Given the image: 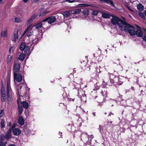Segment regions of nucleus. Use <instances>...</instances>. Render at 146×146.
I'll use <instances>...</instances> for the list:
<instances>
[{
    "label": "nucleus",
    "mask_w": 146,
    "mask_h": 146,
    "mask_svg": "<svg viewBox=\"0 0 146 146\" xmlns=\"http://www.w3.org/2000/svg\"><path fill=\"white\" fill-rule=\"evenodd\" d=\"M130 30H130L127 33H129L130 35L131 36H133L135 35L136 33V32L134 30V28L133 27H132V29Z\"/></svg>",
    "instance_id": "393cba45"
},
{
    "label": "nucleus",
    "mask_w": 146,
    "mask_h": 146,
    "mask_svg": "<svg viewBox=\"0 0 146 146\" xmlns=\"http://www.w3.org/2000/svg\"><path fill=\"white\" fill-rule=\"evenodd\" d=\"M89 11L88 9H84L83 12V14L84 15H88L89 13Z\"/></svg>",
    "instance_id": "f704fd0d"
},
{
    "label": "nucleus",
    "mask_w": 146,
    "mask_h": 146,
    "mask_svg": "<svg viewBox=\"0 0 146 146\" xmlns=\"http://www.w3.org/2000/svg\"><path fill=\"white\" fill-rule=\"evenodd\" d=\"M100 13L102 15V17L104 18H110V17L109 12L107 11H101Z\"/></svg>",
    "instance_id": "9d476101"
},
{
    "label": "nucleus",
    "mask_w": 146,
    "mask_h": 146,
    "mask_svg": "<svg viewBox=\"0 0 146 146\" xmlns=\"http://www.w3.org/2000/svg\"><path fill=\"white\" fill-rule=\"evenodd\" d=\"M111 22L113 25H117L119 29L122 30L124 26V21L117 17L112 16Z\"/></svg>",
    "instance_id": "f03ea898"
},
{
    "label": "nucleus",
    "mask_w": 146,
    "mask_h": 146,
    "mask_svg": "<svg viewBox=\"0 0 146 146\" xmlns=\"http://www.w3.org/2000/svg\"><path fill=\"white\" fill-rule=\"evenodd\" d=\"M49 12V11H48V10H45L43 12H42L40 14V16L41 15L42 13V15H46V14L48 13Z\"/></svg>",
    "instance_id": "ea45409f"
},
{
    "label": "nucleus",
    "mask_w": 146,
    "mask_h": 146,
    "mask_svg": "<svg viewBox=\"0 0 146 146\" xmlns=\"http://www.w3.org/2000/svg\"><path fill=\"white\" fill-rule=\"evenodd\" d=\"M6 143H7L6 142H1L0 143V146H6Z\"/></svg>",
    "instance_id": "09e8293b"
},
{
    "label": "nucleus",
    "mask_w": 146,
    "mask_h": 146,
    "mask_svg": "<svg viewBox=\"0 0 146 146\" xmlns=\"http://www.w3.org/2000/svg\"><path fill=\"white\" fill-rule=\"evenodd\" d=\"M93 56H94V57H96V58H97V57L98 56V55L97 54V53L94 54H93Z\"/></svg>",
    "instance_id": "13d9d810"
},
{
    "label": "nucleus",
    "mask_w": 146,
    "mask_h": 146,
    "mask_svg": "<svg viewBox=\"0 0 146 146\" xmlns=\"http://www.w3.org/2000/svg\"><path fill=\"white\" fill-rule=\"evenodd\" d=\"M26 46L25 43L22 42L20 45V49L21 50L23 51L24 50Z\"/></svg>",
    "instance_id": "bb28decb"
},
{
    "label": "nucleus",
    "mask_w": 146,
    "mask_h": 146,
    "mask_svg": "<svg viewBox=\"0 0 146 146\" xmlns=\"http://www.w3.org/2000/svg\"><path fill=\"white\" fill-rule=\"evenodd\" d=\"M18 32L19 30L18 29H16L14 31L13 37L12 38V40L15 42L17 39L18 38Z\"/></svg>",
    "instance_id": "9b49d317"
},
{
    "label": "nucleus",
    "mask_w": 146,
    "mask_h": 146,
    "mask_svg": "<svg viewBox=\"0 0 146 146\" xmlns=\"http://www.w3.org/2000/svg\"><path fill=\"white\" fill-rule=\"evenodd\" d=\"M139 16L141 17V18L143 19H145V17L144 15V14L142 12H140L139 13Z\"/></svg>",
    "instance_id": "a19ab883"
},
{
    "label": "nucleus",
    "mask_w": 146,
    "mask_h": 146,
    "mask_svg": "<svg viewBox=\"0 0 146 146\" xmlns=\"http://www.w3.org/2000/svg\"><path fill=\"white\" fill-rule=\"evenodd\" d=\"M77 1V0H71V3L75 2Z\"/></svg>",
    "instance_id": "bf43d9fd"
},
{
    "label": "nucleus",
    "mask_w": 146,
    "mask_h": 146,
    "mask_svg": "<svg viewBox=\"0 0 146 146\" xmlns=\"http://www.w3.org/2000/svg\"><path fill=\"white\" fill-rule=\"evenodd\" d=\"M1 100L3 102H4L5 101L6 96L5 94H1Z\"/></svg>",
    "instance_id": "72a5a7b5"
},
{
    "label": "nucleus",
    "mask_w": 146,
    "mask_h": 146,
    "mask_svg": "<svg viewBox=\"0 0 146 146\" xmlns=\"http://www.w3.org/2000/svg\"><path fill=\"white\" fill-rule=\"evenodd\" d=\"M4 114L3 110H1L0 112V117H1L3 116Z\"/></svg>",
    "instance_id": "49530a36"
},
{
    "label": "nucleus",
    "mask_w": 146,
    "mask_h": 146,
    "mask_svg": "<svg viewBox=\"0 0 146 146\" xmlns=\"http://www.w3.org/2000/svg\"><path fill=\"white\" fill-rule=\"evenodd\" d=\"M137 9L140 11H142L144 9V6L141 4L139 3L137 6Z\"/></svg>",
    "instance_id": "b1692460"
},
{
    "label": "nucleus",
    "mask_w": 146,
    "mask_h": 146,
    "mask_svg": "<svg viewBox=\"0 0 146 146\" xmlns=\"http://www.w3.org/2000/svg\"><path fill=\"white\" fill-rule=\"evenodd\" d=\"M21 104L24 108L27 109L28 108V104L26 102H22Z\"/></svg>",
    "instance_id": "cd10ccee"
},
{
    "label": "nucleus",
    "mask_w": 146,
    "mask_h": 146,
    "mask_svg": "<svg viewBox=\"0 0 146 146\" xmlns=\"http://www.w3.org/2000/svg\"><path fill=\"white\" fill-rule=\"evenodd\" d=\"M3 3V0H0V3L2 4Z\"/></svg>",
    "instance_id": "0e129e2a"
},
{
    "label": "nucleus",
    "mask_w": 146,
    "mask_h": 146,
    "mask_svg": "<svg viewBox=\"0 0 146 146\" xmlns=\"http://www.w3.org/2000/svg\"><path fill=\"white\" fill-rule=\"evenodd\" d=\"M26 85L24 83H20L17 87V102L18 104L19 105V102H21V98L23 97L21 94H24L25 92V88Z\"/></svg>",
    "instance_id": "f257e3e1"
},
{
    "label": "nucleus",
    "mask_w": 146,
    "mask_h": 146,
    "mask_svg": "<svg viewBox=\"0 0 146 146\" xmlns=\"http://www.w3.org/2000/svg\"><path fill=\"white\" fill-rule=\"evenodd\" d=\"M110 82L111 83L113 84L114 82V80L113 79L114 78H115V76L112 74H110Z\"/></svg>",
    "instance_id": "c756f323"
},
{
    "label": "nucleus",
    "mask_w": 146,
    "mask_h": 146,
    "mask_svg": "<svg viewBox=\"0 0 146 146\" xmlns=\"http://www.w3.org/2000/svg\"><path fill=\"white\" fill-rule=\"evenodd\" d=\"M23 108L22 107L19 106L18 107V113L20 115L23 112Z\"/></svg>",
    "instance_id": "e433bc0d"
},
{
    "label": "nucleus",
    "mask_w": 146,
    "mask_h": 146,
    "mask_svg": "<svg viewBox=\"0 0 146 146\" xmlns=\"http://www.w3.org/2000/svg\"><path fill=\"white\" fill-rule=\"evenodd\" d=\"M9 146H15V145H13V144H10L9 145Z\"/></svg>",
    "instance_id": "774afa93"
},
{
    "label": "nucleus",
    "mask_w": 146,
    "mask_h": 146,
    "mask_svg": "<svg viewBox=\"0 0 146 146\" xmlns=\"http://www.w3.org/2000/svg\"><path fill=\"white\" fill-rule=\"evenodd\" d=\"M11 48H12V47L11 46L9 49V51L10 52H11Z\"/></svg>",
    "instance_id": "e2e57ef3"
},
{
    "label": "nucleus",
    "mask_w": 146,
    "mask_h": 146,
    "mask_svg": "<svg viewBox=\"0 0 146 146\" xmlns=\"http://www.w3.org/2000/svg\"><path fill=\"white\" fill-rule=\"evenodd\" d=\"M101 93L103 96L106 98L107 96V92L106 88L105 87L103 88L102 89Z\"/></svg>",
    "instance_id": "4468645a"
},
{
    "label": "nucleus",
    "mask_w": 146,
    "mask_h": 146,
    "mask_svg": "<svg viewBox=\"0 0 146 146\" xmlns=\"http://www.w3.org/2000/svg\"><path fill=\"white\" fill-rule=\"evenodd\" d=\"M127 8L130 11H131V12H133V10L131 8H130L129 7H127Z\"/></svg>",
    "instance_id": "864d4df0"
},
{
    "label": "nucleus",
    "mask_w": 146,
    "mask_h": 146,
    "mask_svg": "<svg viewBox=\"0 0 146 146\" xmlns=\"http://www.w3.org/2000/svg\"><path fill=\"white\" fill-rule=\"evenodd\" d=\"M11 90L10 85L9 84L8 82H7V100L8 101L10 100L9 92L10 90Z\"/></svg>",
    "instance_id": "2eb2a0df"
},
{
    "label": "nucleus",
    "mask_w": 146,
    "mask_h": 146,
    "mask_svg": "<svg viewBox=\"0 0 146 146\" xmlns=\"http://www.w3.org/2000/svg\"><path fill=\"white\" fill-rule=\"evenodd\" d=\"M63 15L64 18H67L69 17L71 15L70 12L69 11H64L63 12L62 14L61 13H58L57 15L58 17V19H61V17H62V15Z\"/></svg>",
    "instance_id": "423d86ee"
},
{
    "label": "nucleus",
    "mask_w": 146,
    "mask_h": 146,
    "mask_svg": "<svg viewBox=\"0 0 146 146\" xmlns=\"http://www.w3.org/2000/svg\"><path fill=\"white\" fill-rule=\"evenodd\" d=\"M124 26L123 27V29L121 31H124L125 32L127 33L130 30V29H132V27L129 24H126L125 23L124 21Z\"/></svg>",
    "instance_id": "6e6552de"
},
{
    "label": "nucleus",
    "mask_w": 146,
    "mask_h": 146,
    "mask_svg": "<svg viewBox=\"0 0 146 146\" xmlns=\"http://www.w3.org/2000/svg\"><path fill=\"white\" fill-rule=\"evenodd\" d=\"M7 30H5L1 32V35L2 37H5L7 36Z\"/></svg>",
    "instance_id": "a878e982"
},
{
    "label": "nucleus",
    "mask_w": 146,
    "mask_h": 146,
    "mask_svg": "<svg viewBox=\"0 0 146 146\" xmlns=\"http://www.w3.org/2000/svg\"><path fill=\"white\" fill-rule=\"evenodd\" d=\"M56 18L55 16H51L43 20V22L45 23L47 22L48 23L51 24L56 21Z\"/></svg>",
    "instance_id": "0eeeda50"
},
{
    "label": "nucleus",
    "mask_w": 146,
    "mask_h": 146,
    "mask_svg": "<svg viewBox=\"0 0 146 146\" xmlns=\"http://www.w3.org/2000/svg\"><path fill=\"white\" fill-rule=\"evenodd\" d=\"M93 138L92 135H88V140L87 141V143L88 144H90L91 142V140Z\"/></svg>",
    "instance_id": "c85d7f7f"
},
{
    "label": "nucleus",
    "mask_w": 146,
    "mask_h": 146,
    "mask_svg": "<svg viewBox=\"0 0 146 146\" xmlns=\"http://www.w3.org/2000/svg\"><path fill=\"white\" fill-rule=\"evenodd\" d=\"M45 24V22H43V20L40 22H39L36 25H35V28L36 29H39L41 28L42 27V25H44Z\"/></svg>",
    "instance_id": "dca6fc26"
},
{
    "label": "nucleus",
    "mask_w": 146,
    "mask_h": 146,
    "mask_svg": "<svg viewBox=\"0 0 146 146\" xmlns=\"http://www.w3.org/2000/svg\"><path fill=\"white\" fill-rule=\"evenodd\" d=\"M102 2L106 3L109 4L112 7H113L114 5L111 0H99Z\"/></svg>",
    "instance_id": "6ab92c4d"
},
{
    "label": "nucleus",
    "mask_w": 146,
    "mask_h": 146,
    "mask_svg": "<svg viewBox=\"0 0 146 146\" xmlns=\"http://www.w3.org/2000/svg\"><path fill=\"white\" fill-rule=\"evenodd\" d=\"M20 68L19 64L18 63L15 64L14 65L13 70L14 74L17 73L20 70Z\"/></svg>",
    "instance_id": "f8f14e48"
},
{
    "label": "nucleus",
    "mask_w": 146,
    "mask_h": 146,
    "mask_svg": "<svg viewBox=\"0 0 146 146\" xmlns=\"http://www.w3.org/2000/svg\"><path fill=\"white\" fill-rule=\"evenodd\" d=\"M117 83L118 85H120L122 84L123 82L119 80L117 82Z\"/></svg>",
    "instance_id": "8fccbe9b"
},
{
    "label": "nucleus",
    "mask_w": 146,
    "mask_h": 146,
    "mask_svg": "<svg viewBox=\"0 0 146 146\" xmlns=\"http://www.w3.org/2000/svg\"><path fill=\"white\" fill-rule=\"evenodd\" d=\"M14 80L15 83L16 81L18 82H21L22 79V75L20 73L14 74Z\"/></svg>",
    "instance_id": "20e7f679"
},
{
    "label": "nucleus",
    "mask_w": 146,
    "mask_h": 146,
    "mask_svg": "<svg viewBox=\"0 0 146 146\" xmlns=\"http://www.w3.org/2000/svg\"><path fill=\"white\" fill-rule=\"evenodd\" d=\"M65 1L68 2L70 3H71V0H65Z\"/></svg>",
    "instance_id": "338daca9"
},
{
    "label": "nucleus",
    "mask_w": 146,
    "mask_h": 146,
    "mask_svg": "<svg viewBox=\"0 0 146 146\" xmlns=\"http://www.w3.org/2000/svg\"><path fill=\"white\" fill-rule=\"evenodd\" d=\"M98 11L97 10L93 11L92 13V15H96L98 13Z\"/></svg>",
    "instance_id": "c03bdc74"
},
{
    "label": "nucleus",
    "mask_w": 146,
    "mask_h": 146,
    "mask_svg": "<svg viewBox=\"0 0 146 146\" xmlns=\"http://www.w3.org/2000/svg\"><path fill=\"white\" fill-rule=\"evenodd\" d=\"M117 63H116V64H119V59H117Z\"/></svg>",
    "instance_id": "69168bd1"
},
{
    "label": "nucleus",
    "mask_w": 146,
    "mask_h": 146,
    "mask_svg": "<svg viewBox=\"0 0 146 146\" xmlns=\"http://www.w3.org/2000/svg\"><path fill=\"white\" fill-rule=\"evenodd\" d=\"M136 34L137 36L139 37H142L143 35V32L140 28L137 30Z\"/></svg>",
    "instance_id": "412c9836"
},
{
    "label": "nucleus",
    "mask_w": 146,
    "mask_h": 146,
    "mask_svg": "<svg viewBox=\"0 0 146 146\" xmlns=\"http://www.w3.org/2000/svg\"><path fill=\"white\" fill-rule=\"evenodd\" d=\"M111 115H113V113H112V112H110L109 113V115H108V116H110Z\"/></svg>",
    "instance_id": "4d7b16f0"
},
{
    "label": "nucleus",
    "mask_w": 146,
    "mask_h": 146,
    "mask_svg": "<svg viewBox=\"0 0 146 146\" xmlns=\"http://www.w3.org/2000/svg\"><path fill=\"white\" fill-rule=\"evenodd\" d=\"M40 0H34L33 1L35 3H37Z\"/></svg>",
    "instance_id": "680f3d73"
},
{
    "label": "nucleus",
    "mask_w": 146,
    "mask_h": 146,
    "mask_svg": "<svg viewBox=\"0 0 146 146\" xmlns=\"http://www.w3.org/2000/svg\"><path fill=\"white\" fill-rule=\"evenodd\" d=\"M4 120L3 119H2L1 120V122H0V124L1 125V127L2 128H3L5 127V125L4 124Z\"/></svg>",
    "instance_id": "c9c22d12"
},
{
    "label": "nucleus",
    "mask_w": 146,
    "mask_h": 146,
    "mask_svg": "<svg viewBox=\"0 0 146 146\" xmlns=\"http://www.w3.org/2000/svg\"><path fill=\"white\" fill-rule=\"evenodd\" d=\"M78 96L80 98V100L83 103L86 102V94L84 93V92L81 89H80L78 91Z\"/></svg>",
    "instance_id": "7ed1b4c3"
},
{
    "label": "nucleus",
    "mask_w": 146,
    "mask_h": 146,
    "mask_svg": "<svg viewBox=\"0 0 146 146\" xmlns=\"http://www.w3.org/2000/svg\"><path fill=\"white\" fill-rule=\"evenodd\" d=\"M25 57V55L23 53H21L19 55V58L21 60H24Z\"/></svg>",
    "instance_id": "2f4dec72"
},
{
    "label": "nucleus",
    "mask_w": 146,
    "mask_h": 146,
    "mask_svg": "<svg viewBox=\"0 0 146 146\" xmlns=\"http://www.w3.org/2000/svg\"><path fill=\"white\" fill-rule=\"evenodd\" d=\"M11 128L9 129V130L6 133L5 135V139H9L11 138Z\"/></svg>",
    "instance_id": "a211bd4d"
},
{
    "label": "nucleus",
    "mask_w": 146,
    "mask_h": 146,
    "mask_svg": "<svg viewBox=\"0 0 146 146\" xmlns=\"http://www.w3.org/2000/svg\"><path fill=\"white\" fill-rule=\"evenodd\" d=\"M78 84V87H75L76 88V89L79 88L80 87V84L82 83V79H80L78 80V81L77 82Z\"/></svg>",
    "instance_id": "7c9ffc66"
},
{
    "label": "nucleus",
    "mask_w": 146,
    "mask_h": 146,
    "mask_svg": "<svg viewBox=\"0 0 146 146\" xmlns=\"http://www.w3.org/2000/svg\"><path fill=\"white\" fill-rule=\"evenodd\" d=\"M13 134L15 135H18L21 133V131L19 128H15L13 131Z\"/></svg>",
    "instance_id": "aec40b11"
},
{
    "label": "nucleus",
    "mask_w": 146,
    "mask_h": 146,
    "mask_svg": "<svg viewBox=\"0 0 146 146\" xmlns=\"http://www.w3.org/2000/svg\"><path fill=\"white\" fill-rule=\"evenodd\" d=\"M0 138L1 141L4 140L5 139V136H4L3 135H1Z\"/></svg>",
    "instance_id": "de8ad7c7"
},
{
    "label": "nucleus",
    "mask_w": 146,
    "mask_h": 146,
    "mask_svg": "<svg viewBox=\"0 0 146 146\" xmlns=\"http://www.w3.org/2000/svg\"><path fill=\"white\" fill-rule=\"evenodd\" d=\"M18 122L20 125H23L24 123V119L21 116L19 117L18 120Z\"/></svg>",
    "instance_id": "4be33fe9"
},
{
    "label": "nucleus",
    "mask_w": 146,
    "mask_h": 146,
    "mask_svg": "<svg viewBox=\"0 0 146 146\" xmlns=\"http://www.w3.org/2000/svg\"><path fill=\"white\" fill-rule=\"evenodd\" d=\"M143 40L146 41V35H144L143 37Z\"/></svg>",
    "instance_id": "5fc2aeb1"
},
{
    "label": "nucleus",
    "mask_w": 146,
    "mask_h": 146,
    "mask_svg": "<svg viewBox=\"0 0 146 146\" xmlns=\"http://www.w3.org/2000/svg\"><path fill=\"white\" fill-rule=\"evenodd\" d=\"M30 48L29 46H27L24 50V52L26 54L29 56L31 53V52H30Z\"/></svg>",
    "instance_id": "5701e85b"
},
{
    "label": "nucleus",
    "mask_w": 146,
    "mask_h": 146,
    "mask_svg": "<svg viewBox=\"0 0 146 146\" xmlns=\"http://www.w3.org/2000/svg\"><path fill=\"white\" fill-rule=\"evenodd\" d=\"M36 17V16L35 15H33L27 20V25L28 27H30L31 25V23L35 19Z\"/></svg>",
    "instance_id": "1a4fd4ad"
},
{
    "label": "nucleus",
    "mask_w": 146,
    "mask_h": 146,
    "mask_svg": "<svg viewBox=\"0 0 146 146\" xmlns=\"http://www.w3.org/2000/svg\"><path fill=\"white\" fill-rule=\"evenodd\" d=\"M100 67H97L96 68V71L98 73H100V71L99 69Z\"/></svg>",
    "instance_id": "3c124183"
},
{
    "label": "nucleus",
    "mask_w": 146,
    "mask_h": 146,
    "mask_svg": "<svg viewBox=\"0 0 146 146\" xmlns=\"http://www.w3.org/2000/svg\"><path fill=\"white\" fill-rule=\"evenodd\" d=\"M98 129L100 131V132L101 133H102V131H103V128L102 126L100 125Z\"/></svg>",
    "instance_id": "79ce46f5"
},
{
    "label": "nucleus",
    "mask_w": 146,
    "mask_h": 146,
    "mask_svg": "<svg viewBox=\"0 0 146 146\" xmlns=\"http://www.w3.org/2000/svg\"><path fill=\"white\" fill-rule=\"evenodd\" d=\"M65 105L64 104V103H60L59 106H64Z\"/></svg>",
    "instance_id": "6e6d98bb"
},
{
    "label": "nucleus",
    "mask_w": 146,
    "mask_h": 146,
    "mask_svg": "<svg viewBox=\"0 0 146 146\" xmlns=\"http://www.w3.org/2000/svg\"><path fill=\"white\" fill-rule=\"evenodd\" d=\"M81 121V122H80L79 125V126H80L82 125V121L81 120V119L80 118H79V119L78 120V121Z\"/></svg>",
    "instance_id": "603ef678"
},
{
    "label": "nucleus",
    "mask_w": 146,
    "mask_h": 146,
    "mask_svg": "<svg viewBox=\"0 0 146 146\" xmlns=\"http://www.w3.org/2000/svg\"><path fill=\"white\" fill-rule=\"evenodd\" d=\"M88 135L87 133H82L81 134V140H82L83 139V141H86L87 140V138H88Z\"/></svg>",
    "instance_id": "ddd939ff"
},
{
    "label": "nucleus",
    "mask_w": 146,
    "mask_h": 146,
    "mask_svg": "<svg viewBox=\"0 0 146 146\" xmlns=\"http://www.w3.org/2000/svg\"><path fill=\"white\" fill-rule=\"evenodd\" d=\"M12 58V57L11 55H9L8 56L7 60V63H10L11 62Z\"/></svg>",
    "instance_id": "58836bf2"
},
{
    "label": "nucleus",
    "mask_w": 146,
    "mask_h": 146,
    "mask_svg": "<svg viewBox=\"0 0 146 146\" xmlns=\"http://www.w3.org/2000/svg\"><path fill=\"white\" fill-rule=\"evenodd\" d=\"M1 94H5L4 88L3 86H2L1 89Z\"/></svg>",
    "instance_id": "37998d69"
},
{
    "label": "nucleus",
    "mask_w": 146,
    "mask_h": 146,
    "mask_svg": "<svg viewBox=\"0 0 146 146\" xmlns=\"http://www.w3.org/2000/svg\"><path fill=\"white\" fill-rule=\"evenodd\" d=\"M33 38L32 40L33 43H35L38 42V39L37 38L36 36H33Z\"/></svg>",
    "instance_id": "473e14b6"
},
{
    "label": "nucleus",
    "mask_w": 146,
    "mask_h": 146,
    "mask_svg": "<svg viewBox=\"0 0 146 146\" xmlns=\"http://www.w3.org/2000/svg\"><path fill=\"white\" fill-rule=\"evenodd\" d=\"M15 22L17 23H21L22 21L21 19L19 17L15 18Z\"/></svg>",
    "instance_id": "4c0bfd02"
},
{
    "label": "nucleus",
    "mask_w": 146,
    "mask_h": 146,
    "mask_svg": "<svg viewBox=\"0 0 146 146\" xmlns=\"http://www.w3.org/2000/svg\"><path fill=\"white\" fill-rule=\"evenodd\" d=\"M90 66L89 65L87 64L85 66L86 69L87 70H90Z\"/></svg>",
    "instance_id": "a18cd8bd"
},
{
    "label": "nucleus",
    "mask_w": 146,
    "mask_h": 146,
    "mask_svg": "<svg viewBox=\"0 0 146 146\" xmlns=\"http://www.w3.org/2000/svg\"><path fill=\"white\" fill-rule=\"evenodd\" d=\"M71 13L73 15H76L78 14L81 12V10L80 9H73L71 11Z\"/></svg>",
    "instance_id": "f3484780"
},
{
    "label": "nucleus",
    "mask_w": 146,
    "mask_h": 146,
    "mask_svg": "<svg viewBox=\"0 0 146 146\" xmlns=\"http://www.w3.org/2000/svg\"><path fill=\"white\" fill-rule=\"evenodd\" d=\"M9 125L11 128V129H12L11 128H13V127H11V126H12L11 123V122L9 123Z\"/></svg>",
    "instance_id": "052dcab7"
},
{
    "label": "nucleus",
    "mask_w": 146,
    "mask_h": 146,
    "mask_svg": "<svg viewBox=\"0 0 146 146\" xmlns=\"http://www.w3.org/2000/svg\"><path fill=\"white\" fill-rule=\"evenodd\" d=\"M26 33V35L28 37L33 35V32L32 28H31L30 27L28 26L27 27L24 31L23 35H25Z\"/></svg>",
    "instance_id": "39448f33"
}]
</instances>
